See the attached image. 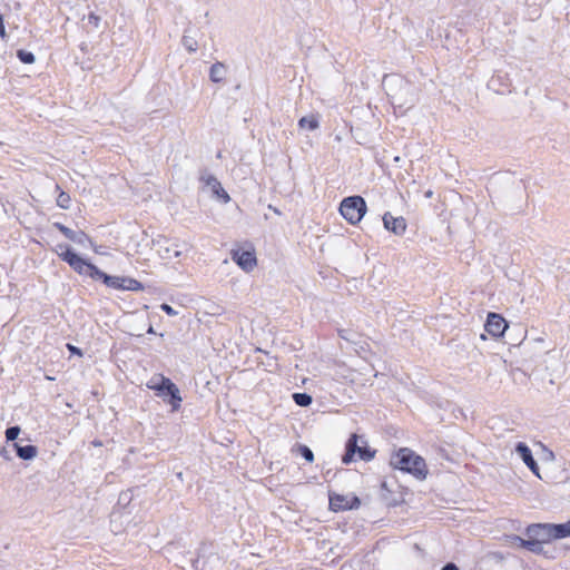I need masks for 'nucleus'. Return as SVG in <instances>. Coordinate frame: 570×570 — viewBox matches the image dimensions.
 <instances>
[{
  "label": "nucleus",
  "mask_w": 570,
  "mask_h": 570,
  "mask_svg": "<svg viewBox=\"0 0 570 570\" xmlns=\"http://www.w3.org/2000/svg\"><path fill=\"white\" fill-rule=\"evenodd\" d=\"M529 539L513 537L519 547L532 552H540L542 543L560 540L570 537V519L564 523H533L525 529Z\"/></svg>",
  "instance_id": "nucleus-1"
},
{
  "label": "nucleus",
  "mask_w": 570,
  "mask_h": 570,
  "mask_svg": "<svg viewBox=\"0 0 570 570\" xmlns=\"http://www.w3.org/2000/svg\"><path fill=\"white\" fill-rule=\"evenodd\" d=\"M390 465L394 470L412 474L417 480H425L429 474L425 460L410 448H400L393 451Z\"/></svg>",
  "instance_id": "nucleus-2"
},
{
  "label": "nucleus",
  "mask_w": 570,
  "mask_h": 570,
  "mask_svg": "<svg viewBox=\"0 0 570 570\" xmlns=\"http://www.w3.org/2000/svg\"><path fill=\"white\" fill-rule=\"evenodd\" d=\"M58 255L79 275L88 276L94 281H98V277L101 276V271L96 265L86 261L66 245L58 246Z\"/></svg>",
  "instance_id": "nucleus-3"
},
{
  "label": "nucleus",
  "mask_w": 570,
  "mask_h": 570,
  "mask_svg": "<svg viewBox=\"0 0 570 570\" xmlns=\"http://www.w3.org/2000/svg\"><path fill=\"white\" fill-rule=\"evenodd\" d=\"M146 386L157 393L158 396L168 394L170 399L168 403L171 405L173 411H178L181 405V396L178 387L168 377L163 374L154 375L147 383Z\"/></svg>",
  "instance_id": "nucleus-4"
},
{
  "label": "nucleus",
  "mask_w": 570,
  "mask_h": 570,
  "mask_svg": "<svg viewBox=\"0 0 570 570\" xmlns=\"http://www.w3.org/2000/svg\"><path fill=\"white\" fill-rule=\"evenodd\" d=\"M341 215L352 225L361 222L366 213V203L361 196H350L340 205Z\"/></svg>",
  "instance_id": "nucleus-5"
},
{
  "label": "nucleus",
  "mask_w": 570,
  "mask_h": 570,
  "mask_svg": "<svg viewBox=\"0 0 570 570\" xmlns=\"http://www.w3.org/2000/svg\"><path fill=\"white\" fill-rule=\"evenodd\" d=\"M101 276L98 277V281H101L107 287L117 289V291H130V292H140L144 289L142 283L126 276H111L101 271Z\"/></svg>",
  "instance_id": "nucleus-6"
},
{
  "label": "nucleus",
  "mask_w": 570,
  "mask_h": 570,
  "mask_svg": "<svg viewBox=\"0 0 570 570\" xmlns=\"http://www.w3.org/2000/svg\"><path fill=\"white\" fill-rule=\"evenodd\" d=\"M246 247L232 249L230 257L243 271L252 272L257 266L256 253L252 244Z\"/></svg>",
  "instance_id": "nucleus-7"
},
{
  "label": "nucleus",
  "mask_w": 570,
  "mask_h": 570,
  "mask_svg": "<svg viewBox=\"0 0 570 570\" xmlns=\"http://www.w3.org/2000/svg\"><path fill=\"white\" fill-rule=\"evenodd\" d=\"M330 510L333 512L347 511L358 509L361 500L355 494L345 495L338 493H331L328 497Z\"/></svg>",
  "instance_id": "nucleus-8"
},
{
  "label": "nucleus",
  "mask_w": 570,
  "mask_h": 570,
  "mask_svg": "<svg viewBox=\"0 0 570 570\" xmlns=\"http://www.w3.org/2000/svg\"><path fill=\"white\" fill-rule=\"evenodd\" d=\"M509 325L505 318L498 313H489L484 325L485 331L494 338H499L504 335Z\"/></svg>",
  "instance_id": "nucleus-9"
},
{
  "label": "nucleus",
  "mask_w": 570,
  "mask_h": 570,
  "mask_svg": "<svg viewBox=\"0 0 570 570\" xmlns=\"http://www.w3.org/2000/svg\"><path fill=\"white\" fill-rule=\"evenodd\" d=\"M356 443H357V435L352 434L346 444V453L343 458V462H345V463L350 462L355 452H358L361 459L366 460V461L374 458V451H371L370 449H366V448H357Z\"/></svg>",
  "instance_id": "nucleus-10"
},
{
  "label": "nucleus",
  "mask_w": 570,
  "mask_h": 570,
  "mask_svg": "<svg viewBox=\"0 0 570 570\" xmlns=\"http://www.w3.org/2000/svg\"><path fill=\"white\" fill-rule=\"evenodd\" d=\"M383 223L387 230L396 235H403L406 230V222L403 217H394L390 213H386L383 216Z\"/></svg>",
  "instance_id": "nucleus-11"
},
{
  "label": "nucleus",
  "mask_w": 570,
  "mask_h": 570,
  "mask_svg": "<svg viewBox=\"0 0 570 570\" xmlns=\"http://www.w3.org/2000/svg\"><path fill=\"white\" fill-rule=\"evenodd\" d=\"M517 452L520 454L521 459L525 463V465L537 475H539V466L535 460L532 456L531 450L529 446L522 442L518 443Z\"/></svg>",
  "instance_id": "nucleus-12"
},
{
  "label": "nucleus",
  "mask_w": 570,
  "mask_h": 570,
  "mask_svg": "<svg viewBox=\"0 0 570 570\" xmlns=\"http://www.w3.org/2000/svg\"><path fill=\"white\" fill-rule=\"evenodd\" d=\"M206 184L210 186L217 198L222 199L224 203H228L230 200L228 193L223 188L222 184L216 179V177L208 176Z\"/></svg>",
  "instance_id": "nucleus-13"
},
{
  "label": "nucleus",
  "mask_w": 570,
  "mask_h": 570,
  "mask_svg": "<svg viewBox=\"0 0 570 570\" xmlns=\"http://www.w3.org/2000/svg\"><path fill=\"white\" fill-rule=\"evenodd\" d=\"M55 226L70 240L72 242H76V243H79V244H82L85 240H88L89 237L86 233L83 232H80V233H76L73 232L72 229L59 224V223H56Z\"/></svg>",
  "instance_id": "nucleus-14"
},
{
  "label": "nucleus",
  "mask_w": 570,
  "mask_h": 570,
  "mask_svg": "<svg viewBox=\"0 0 570 570\" xmlns=\"http://www.w3.org/2000/svg\"><path fill=\"white\" fill-rule=\"evenodd\" d=\"M226 69L222 62H216L210 67L209 77L214 82H222L225 79Z\"/></svg>",
  "instance_id": "nucleus-15"
},
{
  "label": "nucleus",
  "mask_w": 570,
  "mask_h": 570,
  "mask_svg": "<svg viewBox=\"0 0 570 570\" xmlns=\"http://www.w3.org/2000/svg\"><path fill=\"white\" fill-rule=\"evenodd\" d=\"M16 455L23 460L29 461L36 458V445L28 444L17 449Z\"/></svg>",
  "instance_id": "nucleus-16"
},
{
  "label": "nucleus",
  "mask_w": 570,
  "mask_h": 570,
  "mask_svg": "<svg viewBox=\"0 0 570 570\" xmlns=\"http://www.w3.org/2000/svg\"><path fill=\"white\" fill-rule=\"evenodd\" d=\"M16 57L26 65H31L36 61V56L33 52L26 49H18L16 51Z\"/></svg>",
  "instance_id": "nucleus-17"
},
{
  "label": "nucleus",
  "mask_w": 570,
  "mask_h": 570,
  "mask_svg": "<svg viewBox=\"0 0 570 570\" xmlns=\"http://www.w3.org/2000/svg\"><path fill=\"white\" fill-rule=\"evenodd\" d=\"M299 128H308L309 130H315L318 128V120L315 116L302 117L298 120Z\"/></svg>",
  "instance_id": "nucleus-18"
},
{
  "label": "nucleus",
  "mask_w": 570,
  "mask_h": 570,
  "mask_svg": "<svg viewBox=\"0 0 570 570\" xmlns=\"http://www.w3.org/2000/svg\"><path fill=\"white\" fill-rule=\"evenodd\" d=\"M21 433V428L19 425H10L6 430V441L7 443L16 442V440L20 439L19 435Z\"/></svg>",
  "instance_id": "nucleus-19"
},
{
  "label": "nucleus",
  "mask_w": 570,
  "mask_h": 570,
  "mask_svg": "<svg viewBox=\"0 0 570 570\" xmlns=\"http://www.w3.org/2000/svg\"><path fill=\"white\" fill-rule=\"evenodd\" d=\"M293 400L299 406H308L312 403V396L306 393H294Z\"/></svg>",
  "instance_id": "nucleus-20"
},
{
  "label": "nucleus",
  "mask_w": 570,
  "mask_h": 570,
  "mask_svg": "<svg viewBox=\"0 0 570 570\" xmlns=\"http://www.w3.org/2000/svg\"><path fill=\"white\" fill-rule=\"evenodd\" d=\"M6 14L0 12V38L2 41L7 42L8 41V33H7V29H6Z\"/></svg>",
  "instance_id": "nucleus-21"
},
{
  "label": "nucleus",
  "mask_w": 570,
  "mask_h": 570,
  "mask_svg": "<svg viewBox=\"0 0 570 570\" xmlns=\"http://www.w3.org/2000/svg\"><path fill=\"white\" fill-rule=\"evenodd\" d=\"M298 452L302 454V456L309 463L314 461V454L311 451V449L306 445H299Z\"/></svg>",
  "instance_id": "nucleus-22"
},
{
  "label": "nucleus",
  "mask_w": 570,
  "mask_h": 570,
  "mask_svg": "<svg viewBox=\"0 0 570 570\" xmlns=\"http://www.w3.org/2000/svg\"><path fill=\"white\" fill-rule=\"evenodd\" d=\"M57 204L61 208H68L70 204V196L67 193L61 191L57 197Z\"/></svg>",
  "instance_id": "nucleus-23"
},
{
  "label": "nucleus",
  "mask_w": 570,
  "mask_h": 570,
  "mask_svg": "<svg viewBox=\"0 0 570 570\" xmlns=\"http://www.w3.org/2000/svg\"><path fill=\"white\" fill-rule=\"evenodd\" d=\"M160 308L169 316H175L177 314V312L168 304H163Z\"/></svg>",
  "instance_id": "nucleus-24"
},
{
  "label": "nucleus",
  "mask_w": 570,
  "mask_h": 570,
  "mask_svg": "<svg viewBox=\"0 0 570 570\" xmlns=\"http://www.w3.org/2000/svg\"><path fill=\"white\" fill-rule=\"evenodd\" d=\"M67 348L69 350V352L71 354H75V355H78V356H82L81 350L78 348L77 346L72 345V344H67Z\"/></svg>",
  "instance_id": "nucleus-25"
},
{
  "label": "nucleus",
  "mask_w": 570,
  "mask_h": 570,
  "mask_svg": "<svg viewBox=\"0 0 570 570\" xmlns=\"http://www.w3.org/2000/svg\"><path fill=\"white\" fill-rule=\"evenodd\" d=\"M28 81H30V76L23 75V76L19 77V79L17 80V83L20 86H26Z\"/></svg>",
  "instance_id": "nucleus-26"
},
{
  "label": "nucleus",
  "mask_w": 570,
  "mask_h": 570,
  "mask_svg": "<svg viewBox=\"0 0 570 570\" xmlns=\"http://www.w3.org/2000/svg\"><path fill=\"white\" fill-rule=\"evenodd\" d=\"M23 440H24V439L20 438V439H18V440H16V442H11V445H12V449H13V451H14V452H17V449H18V448H21V446H22L21 442H22Z\"/></svg>",
  "instance_id": "nucleus-27"
},
{
  "label": "nucleus",
  "mask_w": 570,
  "mask_h": 570,
  "mask_svg": "<svg viewBox=\"0 0 570 570\" xmlns=\"http://www.w3.org/2000/svg\"><path fill=\"white\" fill-rule=\"evenodd\" d=\"M89 20L90 21H94L95 26H98V22H99V17L94 14V13H90L89 14Z\"/></svg>",
  "instance_id": "nucleus-28"
},
{
  "label": "nucleus",
  "mask_w": 570,
  "mask_h": 570,
  "mask_svg": "<svg viewBox=\"0 0 570 570\" xmlns=\"http://www.w3.org/2000/svg\"><path fill=\"white\" fill-rule=\"evenodd\" d=\"M442 570H459L454 563H448L442 568Z\"/></svg>",
  "instance_id": "nucleus-29"
},
{
  "label": "nucleus",
  "mask_w": 570,
  "mask_h": 570,
  "mask_svg": "<svg viewBox=\"0 0 570 570\" xmlns=\"http://www.w3.org/2000/svg\"><path fill=\"white\" fill-rule=\"evenodd\" d=\"M185 43H186V47L189 51H195L196 50V42H193V43H187V40L185 39Z\"/></svg>",
  "instance_id": "nucleus-30"
},
{
  "label": "nucleus",
  "mask_w": 570,
  "mask_h": 570,
  "mask_svg": "<svg viewBox=\"0 0 570 570\" xmlns=\"http://www.w3.org/2000/svg\"><path fill=\"white\" fill-rule=\"evenodd\" d=\"M0 454L6 459V460H10V455H9V452L6 450V449H2Z\"/></svg>",
  "instance_id": "nucleus-31"
}]
</instances>
